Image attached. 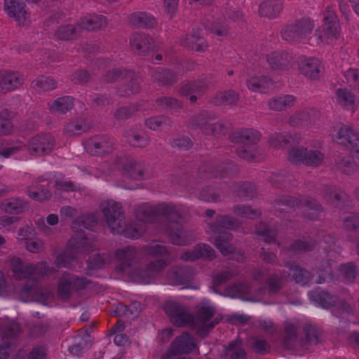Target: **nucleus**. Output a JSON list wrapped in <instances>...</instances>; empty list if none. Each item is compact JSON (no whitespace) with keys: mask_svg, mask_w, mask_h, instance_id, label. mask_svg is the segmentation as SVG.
Wrapping results in <instances>:
<instances>
[{"mask_svg":"<svg viewBox=\"0 0 359 359\" xmlns=\"http://www.w3.org/2000/svg\"><path fill=\"white\" fill-rule=\"evenodd\" d=\"M182 45L196 51H203L208 46L205 39L201 36L200 32L195 31L191 34L186 35L182 41Z\"/></svg>","mask_w":359,"mask_h":359,"instance_id":"f704fd0d","label":"nucleus"},{"mask_svg":"<svg viewBox=\"0 0 359 359\" xmlns=\"http://www.w3.org/2000/svg\"><path fill=\"white\" fill-rule=\"evenodd\" d=\"M36 183L35 186L29 185L27 187L26 193L29 197L39 202L50 200L52 197V193L48 189L50 182L40 177Z\"/></svg>","mask_w":359,"mask_h":359,"instance_id":"412c9836","label":"nucleus"},{"mask_svg":"<svg viewBox=\"0 0 359 359\" xmlns=\"http://www.w3.org/2000/svg\"><path fill=\"white\" fill-rule=\"evenodd\" d=\"M100 208L112 233L123 234L132 238H137L142 233V229L126 225L125 215L120 203L114 201H106L101 203Z\"/></svg>","mask_w":359,"mask_h":359,"instance_id":"7ed1b4c3","label":"nucleus"},{"mask_svg":"<svg viewBox=\"0 0 359 359\" xmlns=\"http://www.w3.org/2000/svg\"><path fill=\"white\" fill-rule=\"evenodd\" d=\"M130 22L131 25L139 28H150L156 24V20L151 15L143 12L133 14Z\"/></svg>","mask_w":359,"mask_h":359,"instance_id":"79ce46f5","label":"nucleus"},{"mask_svg":"<svg viewBox=\"0 0 359 359\" xmlns=\"http://www.w3.org/2000/svg\"><path fill=\"white\" fill-rule=\"evenodd\" d=\"M294 177L285 171L273 172L271 174L269 182L272 187L276 188H289Z\"/></svg>","mask_w":359,"mask_h":359,"instance_id":"c03bdc74","label":"nucleus"},{"mask_svg":"<svg viewBox=\"0 0 359 359\" xmlns=\"http://www.w3.org/2000/svg\"><path fill=\"white\" fill-rule=\"evenodd\" d=\"M74 106V99L72 96H62L48 103L50 113L55 116H62L72 110Z\"/></svg>","mask_w":359,"mask_h":359,"instance_id":"c756f323","label":"nucleus"},{"mask_svg":"<svg viewBox=\"0 0 359 359\" xmlns=\"http://www.w3.org/2000/svg\"><path fill=\"white\" fill-rule=\"evenodd\" d=\"M282 10V0H266L259 6L260 15L269 18H276Z\"/></svg>","mask_w":359,"mask_h":359,"instance_id":"72a5a7b5","label":"nucleus"},{"mask_svg":"<svg viewBox=\"0 0 359 359\" xmlns=\"http://www.w3.org/2000/svg\"><path fill=\"white\" fill-rule=\"evenodd\" d=\"M215 119L216 116L213 113L202 111L190 118L189 126L192 129L200 130L203 134L208 135L209 130Z\"/></svg>","mask_w":359,"mask_h":359,"instance_id":"4be33fe9","label":"nucleus"},{"mask_svg":"<svg viewBox=\"0 0 359 359\" xmlns=\"http://www.w3.org/2000/svg\"><path fill=\"white\" fill-rule=\"evenodd\" d=\"M324 24L315 31L313 36L317 44L330 43L340 35L339 22L334 10L327 7L324 13Z\"/></svg>","mask_w":359,"mask_h":359,"instance_id":"6e6552de","label":"nucleus"},{"mask_svg":"<svg viewBox=\"0 0 359 359\" xmlns=\"http://www.w3.org/2000/svg\"><path fill=\"white\" fill-rule=\"evenodd\" d=\"M266 61L272 69L284 71L289 69L293 57L285 51H273L267 55Z\"/></svg>","mask_w":359,"mask_h":359,"instance_id":"b1692460","label":"nucleus"},{"mask_svg":"<svg viewBox=\"0 0 359 359\" xmlns=\"http://www.w3.org/2000/svg\"><path fill=\"white\" fill-rule=\"evenodd\" d=\"M135 213L137 219L144 222H151L157 216L165 217V231L170 241L174 245H187L193 239L190 231L183 226V223L189 217V210L184 205L161 203L151 206L144 203L139 205Z\"/></svg>","mask_w":359,"mask_h":359,"instance_id":"f257e3e1","label":"nucleus"},{"mask_svg":"<svg viewBox=\"0 0 359 359\" xmlns=\"http://www.w3.org/2000/svg\"><path fill=\"white\" fill-rule=\"evenodd\" d=\"M315 114L313 109L297 112L290 116L289 123L292 127H307L313 122Z\"/></svg>","mask_w":359,"mask_h":359,"instance_id":"473e14b6","label":"nucleus"},{"mask_svg":"<svg viewBox=\"0 0 359 359\" xmlns=\"http://www.w3.org/2000/svg\"><path fill=\"white\" fill-rule=\"evenodd\" d=\"M232 139L236 142L242 144L236 148V154L238 157L247 161H252L259 156L257 144L260 140L259 131L248 128L235 132Z\"/></svg>","mask_w":359,"mask_h":359,"instance_id":"423d86ee","label":"nucleus"},{"mask_svg":"<svg viewBox=\"0 0 359 359\" xmlns=\"http://www.w3.org/2000/svg\"><path fill=\"white\" fill-rule=\"evenodd\" d=\"M142 250L145 255L157 258V260L149 263L143 270L135 271L133 278L136 283L147 284L154 280L167 266L169 252L166 246L158 243L147 245Z\"/></svg>","mask_w":359,"mask_h":359,"instance_id":"20e7f679","label":"nucleus"},{"mask_svg":"<svg viewBox=\"0 0 359 359\" xmlns=\"http://www.w3.org/2000/svg\"><path fill=\"white\" fill-rule=\"evenodd\" d=\"M25 145L30 155L41 156L52 150L55 145V139L50 134H41L30 138Z\"/></svg>","mask_w":359,"mask_h":359,"instance_id":"2eb2a0df","label":"nucleus"},{"mask_svg":"<svg viewBox=\"0 0 359 359\" xmlns=\"http://www.w3.org/2000/svg\"><path fill=\"white\" fill-rule=\"evenodd\" d=\"M215 257V250L207 244H201L196 246L191 251L182 253L180 259L185 262L194 261L199 258L208 259L210 260Z\"/></svg>","mask_w":359,"mask_h":359,"instance_id":"c85d7f7f","label":"nucleus"},{"mask_svg":"<svg viewBox=\"0 0 359 359\" xmlns=\"http://www.w3.org/2000/svg\"><path fill=\"white\" fill-rule=\"evenodd\" d=\"M24 79L18 72H2L0 74V93L13 90L23 83Z\"/></svg>","mask_w":359,"mask_h":359,"instance_id":"bb28decb","label":"nucleus"},{"mask_svg":"<svg viewBox=\"0 0 359 359\" xmlns=\"http://www.w3.org/2000/svg\"><path fill=\"white\" fill-rule=\"evenodd\" d=\"M171 121L164 116H152L145 121V125L153 130H158L163 126H170Z\"/></svg>","mask_w":359,"mask_h":359,"instance_id":"69168bd1","label":"nucleus"},{"mask_svg":"<svg viewBox=\"0 0 359 359\" xmlns=\"http://www.w3.org/2000/svg\"><path fill=\"white\" fill-rule=\"evenodd\" d=\"M239 100V95L235 90H228L217 93L214 97L216 104H235Z\"/></svg>","mask_w":359,"mask_h":359,"instance_id":"6e6d98bb","label":"nucleus"},{"mask_svg":"<svg viewBox=\"0 0 359 359\" xmlns=\"http://www.w3.org/2000/svg\"><path fill=\"white\" fill-rule=\"evenodd\" d=\"M233 212L237 216L255 219L261 215L259 210L253 209L249 205H236L233 207Z\"/></svg>","mask_w":359,"mask_h":359,"instance_id":"4d7b16f0","label":"nucleus"},{"mask_svg":"<svg viewBox=\"0 0 359 359\" xmlns=\"http://www.w3.org/2000/svg\"><path fill=\"white\" fill-rule=\"evenodd\" d=\"M313 27L311 20L302 18L287 25L280 31V35L284 41L289 43L302 42L311 34Z\"/></svg>","mask_w":359,"mask_h":359,"instance_id":"1a4fd4ad","label":"nucleus"},{"mask_svg":"<svg viewBox=\"0 0 359 359\" xmlns=\"http://www.w3.org/2000/svg\"><path fill=\"white\" fill-rule=\"evenodd\" d=\"M87 129L88 127L86 124L85 120L80 118L69 123L66 126L65 131L69 135H75L81 134L83 132H86Z\"/></svg>","mask_w":359,"mask_h":359,"instance_id":"052dcab7","label":"nucleus"},{"mask_svg":"<svg viewBox=\"0 0 359 359\" xmlns=\"http://www.w3.org/2000/svg\"><path fill=\"white\" fill-rule=\"evenodd\" d=\"M233 190L236 196L242 199L247 200L252 198L257 194V190L250 182H243L235 184Z\"/></svg>","mask_w":359,"mask_h":359,"instance_id":"3c124183","label":"nucleus"},{"mask_svg":"<svg viewBox=\"0 0 359 359\" xmlns=\"http://www.w3.org/2000/svg\"><path fill=\"white\" fill-rule=\"evenodd\" d=\"M89 283L90 282L86 278L80 277L69 273H65L58 280V297L60 299L67 301L70 298L74 291L83 290Z\"/></svg>","mask_w":359,"mask_h":359,"instance_id":"9d476101","label":"nucleus"},{"mask_svg":"<svg viewBox=\"0 0 359 359\" xmlns=\"http://www.w3.org/2000/svg\"><path fill=\"white\" fill-rule=\"evenodd\" d=\"M269 79L266 76L252 77L246 82L248 88L255 92H264L267 88Z\"/></svg>","mask_w":359,"mask_h":359,"instance_id":"0e129e2a","label":"nucleus"},{"mask_svg":"<svg viewBox=\"0 0 359 359\" xmlns=\"http://www.w3.org/2000/svg\"><path fill=\"white\" fill-rule=\"evenodd\" d=\"M311 299L318 303L323 308L337 307L343 311L350 313L351 306L346 302L339 299L338 297L332 295L327 292L316 290L309 293Z\"/></svg>","mask_w":359,"mask_h":359,"instance_id":"a211bd4d","label":"nucleus"},{"mask_svg":"<svg viewBox=\"0 0 359 359\" xmlns=\"http://www.w3.org/2000/svg\"><path fill=\"white\" fill-rule=\"evenodd\" d=\"M107 24L105 16L93 14L81 19L78 25L81 29L93 31L106 27Z\"/></svg>","mask_w":359,"mask_h":359,"instance_id":"2f4dec72","label":"nucleus"},{"mask_svg":"<svg viewBox=\"0 0 359 359\" xmlns=\"http://www.w3.org/2000/svg\"><path fill=\"white\" fill-rule=\"evenodd\" d=\"M335 168L344 174L351 175L358 170V165L349 155L338 156L334 160Z\"/></svg>","mask_w":359,"mask_h":359,"instance_id":"c9c22d12","label":"nucleus"},{"mask_svg":"<svg viewBox=\"0 0 359 359\" xmlns=\"http://www.w3.org/2000/svg\"><path fill=\"white\" fill-rule=\"evenodd\" d=\"M208 88V86L205 81L198 79L183 85L180 93L184 96L190 95L191 102L194 103L196 102L198 96H202L206 93Z\"/></svg>","mask_w":359,"mask_h":359,"instance_id":"393cba45","label":"nucleus"},{"mask_svg":"<svg viewBox=\"0 0 359 359\" xmlns=\"http://www.w3.org/2000/svg\"><path fill=\"white\" fill-rule=\"evenodd\" d=\"M2 206L6 212L11 214H20L25 212L28 208L27 203L18 198H12L6 200L2 203Z\"/></svg>","mask_w":359,"mask_h":359,"instance_id":"37998d69","label":"nucleus"},{"mask_svg":"<svg viewBox=\"0 0 359 359\" xmlns=\"http://www.w3.org/2000/svg\"><path fill=\"white\" fill-rule=\"evenodd\" d=\"M215 309L211 306H202L198 307L194 317V324L192 327H199L197 331L199 335H206L208 332L212 329L215 325L219 323L217 318L207 324L215 314Z\"/></svg>","mask_w":359,"mask_h":359,"instance_id":"4468645a","label":"nucleus"},{"mask_svg":"<svg viewBox=\"0 0 359 359\" xmlns=\"http://www.w3.org/2000/svg\"><path fill=\"white\" fill-rule=\"evenodd\" d=\"M126 138L131 146L136 147H146L150 142L149 136L146 133L133 129H130L126 132Z\"/></svg>","mask_w":359,"mask_h":359,"instance_id":"58836bf2","label":"nucleus"},{"mask_svg":"<svg viewBox=\"0 0 359 359\" xmlns=\"http://www.w3.org/2000/svg\"><path fill=\"white\" fill-rule=\"evenodd\" d=\"M316 245V243L312 240H297L290 245V250L296 252H306L313 250Z\"/></svg>","mask_w":359,"mask_h":359,"instance_id":"774afa93","label":"nucleus"},{"mask_svg":"<svg viewBox=\"0 0 359 359\" xmlns=\"http://www.w3.org/2000/svg\"><path fill=\"white\" fill-rule=\"evenodd\" d=\"M163 309L170 321L177 327L194 324V317L190 310L184 305L175 301H167L163 305Z\"/></svg>","mask_w":359,"mask_h":359,"instance_id":"9b49d317","label":"nucleus"},{"mask_svg":"<svg viewBox=\"0 0 359 359\" xmlns=\"http://www.w3.org/2000/svg\"><path fill=\"white\" fill-rule=\"evenodd\" d=\"M224 357L226 359H245L246 353L241 347L240 341H232L224 350Z\"/></svg>","mask_w":359,"mask_h":359,"instance_id":"5fc2aeb1","label":"nucleus"},{"mask_svg":"<svg viewBox=\"0 0 359 359\" xmlns=\"http://www.w3.org/2000/svg\"><path fill=\"white\" fill-rule=\"evenodd\" d=\"M299 69L308 79L316 80L323 74L324 67L318 58L304 57L299 62Z\"/></svg>","mask_w":359,"mask_h":359,"instance_id":"aec40b11","label":"nucleus"},{"mask_svg":"<svg viewBox=\"0 0 359 359\" xmlns=\"http://www.w3.org/2000/svg\"><path fill=\"white\" fill-rule=\"evenodd\" d=\"M295 102V97L291 95H285L271 99L268 105L272 110L281 111L292 107Z\"/></svg>","mask_w":359,"mask_h":359,"instance_id":"a18cd8bd","label":"nucleus"},{"mask_svg":"<svg viewBox=\"0 0 359 359\" xmlns=\"http://www.w3.org/2000/svg\"><path fill=\"white\" fill-rule=\"evenodd\" d=\"M11 266L15 276L19 279L28 278L35 273L43 276L47 275L49 271L46 263H40L37 265L32 264H25L19 258L12 259Z\"/></svg>","mask_w":359,"mask_h":359,"instance_id":"dca6fc26","label":"nucleus"},{"mask_svg":"<svg viewBox=\"0 0 359 359\" xmlns=\"http://www.w3.org/2000/svg\"><path fill=\"white\" fill-rule=\"evenodd\" d=\"M340 272L348 283H353L358 274L357 266L353 262H348L340 266Z\"/></svg>","mask_w":359,"mask_h":359,"instance_id":"bf43d9fd","label":"nucleus"},{"mask_svg":"<svg viewBox=\"0 0 359 359\" xmlns=\"http://www.w3.org/2000/svg\"><path fill=\"white\" fill-rule=\"evenodd\" d=\"M290 275V273L283 271L280 276L277 273H273L266 280L269 294H271L278 293L283 288V280L286 278L289 277Z\"/></svg>","mask_w":359,"mask_h":359,"instance_id":"09e8293b","label":"nucleus"},{"mask_svg":"<svg viewBox=\"0 0 359 359\" xmlns=\"http://www.w3.org/2000/svg\"><path fill=\"white\" fill-rule=\"evenodd\" d=\"M196 347V340L187 333H183L175 339L171 344L172 352L175 354L189 353Z\"/></svg>","mask_w":359,"mask_h":359,"instance_id":"cd10ccee","label":"nucleus"},{"mask_svg":"<svg viewBox=\"0 0 359 359\" xmlns=\"http://www.w3.org/2000/svg\"><path fill=\"white\" fill-rule=\"evenodd\" d=\"M211 242L217 247L223 255L232 253L233 246L229 243L232 235L229 230L240 226L239 222L233 217L226 215H217L214 222L208 223Z\"/></svg>","mask_w":359,"mask_h":359,"instance_id":"f03ea898","label":"nucleus"},{"mask_svg":"<svg viewBox=\"0 0 359 359\" xmlns=\"http://www.w3.org/2000/svg\"><path fill=\"white\" fill-rule=\"evenodd\" d=\"M274 206L280 212L287 211L291 208H300L304 216L311 220L317 219L322 211L321 205L311 197L299 199L294 196H282L275 201Z\"/></svg>","mask_w":359,"mask_h":359,"instance_id":"39448f33","label":"nucleus"},{"mask_svg":"<svg viewBox=\"0 0 359 359\" xmlns=\"http://www.w3.org/2000/svg\"><path fill=\"white\" fill-rule=\"evenodd\" d=\"M141 311L140 303L135 302L130 305L126 306L122 303H118L114 311L115 316H123L127 318H135Z\"/></svg>","mask_w":359,"mask_h":359,"instance_id":"a19ab883","label":"nucleus"},{"mask_svg":"<svg viewBox=\"0 0 359 359\" xmlns=\"http://www.w3.org/2000/svg\"><path fill=\"white\" fill-rule=\"evenodd\" d=\"M154 82L158 85H171L177 80V75L165 69H158L151 72Z\"/></svg>","mask_w":359,"mask_h":359,"instance_id":"4c0bfd02","label":"nucleus"},{"mask_svg":"<svg viewBox=\"0 0 359 359\" xmlns=\"http://www.w3.org/2000/svg\"><path fill=\"white\" fill-rule=\"evenodd\" d=\"M95 248L94 242L86 236L72 238L65 252L57 258L58 266L67 267L68 264L74 259L86 251H92Z\"/></svg>","mask_w":359,"mask_h":359,"instance_id":"0eeeda50","label":"nucleus"},{"mask_svg":"<svg viewBox=\"0 0 359 359\" xmlns=\"http://www.w3.org/2000/svg\"><path fill=\"white\" fill-rule=\"evenodd\" d=\"M126 83L121 85L117 90L120 96L129 97L138 93L141 90L140 79L133 72H128L123 79Z\"/></svg>","mask_w":359,"mask_h":359,"instance_id":"a878e982","label":"nucleus"},{"mask_svg":"<svg viewBox=\"0 0 359 359\" xmlns=\"http://www.w3.org/2000/svg\"><path fill=\"white\" fill-rule=\"evenodd\" d=\"M251 289L245 283L233 284L226 289V293L231 297L245 298V295L249 294Z\"/></svg>","mask_w":359,"mask_h":359,"instance_id":"680f3d73","label":"nucleus"},{"mask_svg":"<svg viewBox=\"0 0 359 359\" xmlns=\"http://www.w3.org/2000/svg\"><path fill=\"white\" fill-rule=\"evenodd\" d=\"M33 89L39 91H48L56 88L57 81L50 76H39L32 82Z\"/></svg>","mask_w":359,"mask_h":359,"instance_id":"de8ad7c7","label":"nucleus"},{"mask_svg":"<svg viewBox=\"0 0 359 359\" xmlns=\"http://www.w3.org/2000/svg\"><path fill=\"white\" fill-rule=\"evenodd\" d=\"M258 236H262L264 241L267 243L274 242L277 236L276 229L270 228L267 224L260 222L256 227Z\"/></svg>","mask_w":359,"mask_h":359,"instance_id":"13d9d810","label":"nucleus"},{"mask_svg":"<svg viewBox=\"0 0 359 359\" xmlns=\"http://www.w3.org/2000/svg\"><path fill=\"white\" fill-rule=\"evenodd\" d=\"M125 170L128 172L130 177L134 179L145 178L143 170L135 160L130 159L125 165Z\"/></svg>","mask_w":359,"mask_h":359,"instance_id":"338daca9","label":"nucleus"},{"mask_svg":"<svg viewBox=\"0 0 359 359\" xmlns=\"http://www.w3.org/2000/svg\"><path fill=\"white\" fill-rule=\"evenodd\" d=\"M300 140L299 135H295L292 137L290 135L283 133H276L271 135L269 138V142L270 145L274 148H283L286 147L292 140L293 142H298Z\"/></svg>","mask_w":359,"mask_h":359,"instance_id":"864d4df0","label":"nucleus"},{"mask_svg":"<svg viewBox=\"0 0 359 359\" xmlns=\"http://www.w3.org/2000/svg\"><path fill=\"white\" fill-rule=\"evenodd\" d=\"M330 135L334 142L344 145L348 149L359 138V133L346 125L334 127Z\"/></svg>","mask_w":359,"mask_h":359,"instance_id":"6ab92c4d","label":"nucleus"},{"mask_svg":"<svg viewBox=\"0 0 359 359\" xmlns=\"http://www.w3.org/2000/svg\"><path fill=\"white\" fill-rule=\"evenodd\" d=\"M20 332V325L15 321H8L0 327V337L4 341L15 338Z\"/></svg>","mask_w":359,"mask_h":359,"instance_id":"49530a36","label":"nucleus"},{"mask_svg":"<svg viewBox=\"0 0 359 359\" xmlns=\"http://www.w3.org/2000/svg\"><path fill=\"white\" fill-rule=\"evenodd\" d=\"M114 142L107 135H96L84 142L86 151L91 155H104L113 149Z\"/></svg>","mask_w":359,"mask_h":359,"instance_id":"f3484780","label":"nucleus"},{"mask_svg":"<svg viewBox=\"0 0 359 359\" xmlns=\"http://www.w3.org/2000/svg\"><path fill=\"white\" fill-rule=\"evenodd\" d=\"M98 222L97 217L94 214H88L82 215L76 218L72 223V229L77 230H82L83 229H90Z\"/></svg>","mask_w":359,"mask_h":359,"instance_id":"603ef678","label":"nucleus"},{"mask_svg":"<svg viewBox=\"0 0 359 359\" xmlns=\"http://www.w3.org/2000/svg\"><path fill=\"white\" fill-rule=\"evenodd\" d=\"M130 44L138 55H147L155 48L154 41L144 33H134L130 39Z\"/></svg>","mask_w":359,"mask_h":359,"instance_id":"5701e85b","label":"nucleus"},{"mask_svg":"<svg viewBox=\"0 0 359 359\" xmlns=\"http://www.w3.org/2000/svg\"><path fill=\"white\" fill-rule=\"evenodd\" d=\"M323 196L327 202L337 205L346 198V194L336 186L326 185L323 188Z\"/></svg>","mask_w":359,"mask_h":359,"instance_id":"ea45409f","label":"nucleus"},{"mask_svg":"<svg viewBox=\"0 0 359 359\" xmlns=\"http://www.w3.org/2000/svg\"><path fill=\"white\" fill-rule=\"evenodd\" d=\"M335 98L337 102L346 109L354 110L355 108V96L347 89H337L335 92Z\"/></svg>","mask_w":359,"mask_h":359,"instance_id":"e433bc0d","label":"nucleus"},{"mask_svg":"<svg viewBox=\"0 0 359 359\" xmlns=\"http://www.w3.org/2000/svg\"><path fill=\"white\" fill-rule=\"evenodd\" d=\"M284 266L290 271L292 280L297 284L305 285L313 278L311 271L300 267L295 263L287 262L284 264Z\"/></svg>","mask_w":359,"mask_h":359,"instance_id":"7c9ffc66","label":"nucleus"},{"mask_svg":"<svg viewBox=\"0 0 359 359\" xmlns=\"http://www.w3.org/2000/svg\"><path fill=\"white\" fill-rule=\"evenodd\" d=\"M324 155L319 151L313 149H307L306 156L304 160V164L306 165L317 167L323 161Z\"/></svg>","mask_w":359,"mask_h":359,"instance_id":"e2e57ef3","label":"nucleus"},{"mask_svg":"<svg viewBox=\"0 0 359 359\" xmlns=\"http://www.w3.org/2000/svg\"><path fill=\"white\" fill-rule=\"evenodd\" d=\"M137 249L128 246L122 249H119L116 252V256L121 263L116 267L118 273L127 276L131 281L136 282L133 278V274L137 270H143L144 268L135 267L133 268V264L137 260Z\"/></svg>","mask_w":359,"mask_h":359,"instance_id":"f8f14e48","label":"nucleus"},{"mask_svg":"<svg viewBox=\"0 0 359 359\" xmlns=\"http://www.w3.org/2000/svg\"><path fill=\"white\" fill-rule=\"evenodd\" d=\"M4 11L20 26H27L31 22L30 12L21 0H4Z\"/></svg>","mask_w":359,"mask_h":359,"instance_id":"ddd939ff","label":"nucleus"},{"mask_svg":"<svg viewBox=\"0 0 359 359\" xmlns=\"http://www.w3.org/2000/svg\"><path fill=\"white\" fill-rule=\"evenodd\" d=\"M238 169L232 161H229L219 165L215 171H210L207 177H226L236 174Z\"/></svg>","mask_w":359,"mask_h":359,"instance_id":"8fccbe9b","label":"nucleus"}]
</instances>
